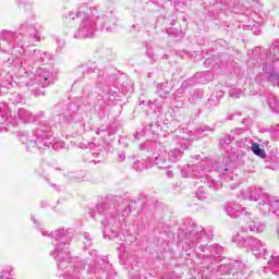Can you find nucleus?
<instances>
[{"label": "nucleus", "mask_w": 279, "mask_h": 279, "mask_svg": "<svg viewBox=\"0 0 279 279\" xmlns=\"http://www.w3.org/2000/svg\"><path fill=\"white\" fill-rule=\"evenodd\" d=\"M270 259L267 262V266L262 269L263 274H274L279 276V256L269 255Z\"/></svg>", "instance_id": "16"}, {"label": "nucleus", "mask_w": 279, "mask_h": 279, "mask_svg": "<svg viewBox=\"0 0 279 279\" xmlns=\"http://www.w3.org/2000/svg\"><path fill=\"white\" fill-rule=\"evenodd\" d=\"M130 279H143L141 277V267L138 265H135L132 267V269L129 272Z\"/></svg>", "instance_id": "35"}, {"label": "nucleus", "mask_w": 279, "mask_h": 279, "mask_svg": "<svg viewBox=\"0 0 279 279\" xmlns=\"http://www.w3.org/2000/svg\"><path fill=\"white\" fill-rule=\"evenodd\" d=\"M147 128H148V130H151V124H149L148 126L145 128V132H147Z\"/></svg>", "instance_id": "56"}, {"label": "nucleus", "mask_w": 279, "mask_h": 279, "mask_svg": "<svg viewBox=\"0 0 279 279\" xmlns=\"http://www.w3.org/2000/svg\"><path fill=\"white\" fill-rule=\"evenodd\" d=\"M228 162H230V159L225 158L222 162L217 161L214 167L216 171L227 180V182H232V180H234V173L229 171Z\"/></svg>", "instance_id": "14"}, {"label": "nucleus", "mask_w": 279, "mask_h": 279, "mask_svg": "<svg viewBox=\"0 0 279 279\" xmlns=\"http://www.w3.org/2000/svg\"><path fill=\"white\" fill-rule=\"evenodd\" d=\"M168 154V159L170 162H178L180 158H182V151L178 148H174L173 150H170Z\"/></svg>", "instance_id": "29"}, {"label": "nucleus", "mask_w": 279, "mask_h": 279, "mask_svg": "<svg viewBox=\"0 0 279 279\" xmlns=\"http://www.w3.org/2000/svg\"><path fill=\"white\" fill-rule=\"evenodd\" d=\"M92 14H85L82 17L80 27L74 34V38H93L98 29L101 17L97 15V9L90 7Z\"/></svg>", "instance_id": "6"}, {"label": "nucleus", "mask_w": 279, "mask_h": 279, "mask_svg": "<svg viewBox=\"0 0 279 279\" xmlns=\"http://www.w3.org/2000/svg\"><path fill=\"white\" fill-rule=\"evenodd\" d=\"M146 56L150 58L151 62H158V60L160 59V57L156 54V52L153 49H148L146 51Z\"/></svg>", "instance_id": "39"}, {"label": "nucleus", "mask_w": 279, "mask_h": 279, "mask_svg": "<svg viewBox=\"0 0 279 279\" xmlns=\"http://www.w3.org/2000/svg\"><path fill=\"white\" fill-rule=\"evenodd\" d=\"M171 93V87L169 83H159L157 84V95L161 97V99H167V95Z\"/></svg>", "instance_id": "24"}, {"label": "nucleus", "mask_w": 279, "mask_h": 279, "mask_svg": "<svg viewBox=\"0 0 279 279\" xmlns=\"http://www.w3.org/2000/svg\"><path fill=\"white\" fill-rule=\"evenodd\" d=\"M133 169L135 171H144V169H147V167L145 166V161H143V160H135L133 162Z\"/></svg>", "instance_id": "36"}, {"label": "nucleus", "mask_w": 279, "mask_h": 279, "mask_svg": "<svg viewBox=\"0 0 279 279\" xmlns=\"http://www.w3.org/2000/svg\"><path fill=\"white\" fill-rule=\"evenodd\" d=\"M239 199H251V202H258V197L254 195V190L252 187L241 190L238 193Z\"/></svg>", "instance_id": "22"}, {"label": "nucleus", "mask_w": 279, "mask_h": 279, "mask_svg": "<svg viewBox=\"0 0 279 279\" xmlns=\"http://www.w3.org/2000/svg\"><path fill=\"white\" fill-rule=\"evenodd\" d=\"M112 95H113V97H114V95H117V92H113Z\"/></svg>", "instance_id": "63"}, {"label": "nucleus", "mask_w": 279, "mask_h": 279, "mask_svg": "<svg viewBox=\"0 0 279 279\" xmlns=\"http://www.w3.org/2000/svg\"><path fill=\"white\" fill-rule=\"evenodd\" d=\"M49 84H51V72L39 68L36 71L34 81L28 84V88L35 97H45V88Z\"/></svg>", "instance_id": "7"}, {"label": "nucleus", "mask_w": 279, "mask_h": 279, "mask_svg": "<svg viewBox=\"0 0 279 279\" xmlns=\"http://www.w3.org/2000/svg\"><path fill=\"white\" fill-rule=\"evenodd\" d=\"M253 191V195H255V197L257 198V202H262L263 199H265V197H267V194L263 193V190L260 189H252Z\"/></svg>", "instance_id": "37"}, {"label": "nucleus", "mask_w": 279, "mask_h": 279, "mask_svg": "<svg viewBox=\"0 0 279 279\" xmlns=\"http://www.w3.org/2000/svg\"><path fill=\"white\" fill-rule=\"evenodd\" d=\"M244 217H246L247 228L251 232H265V222L254 218L252 213L245 211Z\"/></svg>", "instance_id": "12"}, {"label": "nucleus", "mask_w": 279, "mask_h": 279, "mask_svg": "<svg viewBox=\"0 0 279 279\" xmlns=\"http://www.w3.org/2000/svg\"><path fill=\"white\" fill-rule=\"evenodd\" d=\"M53 131L49 124H39L33 130L32 136L23 135L21 142L26 145V149H49L53 145Z\"/></svg>", "instance_id": "4"}, {"label": "nucleus", "mask_w": 279, "mask_h": 279, "mask_svg": "<svg viewBox=\"0 0 279 279\" xmlns=\"http://www.w3.org/2000/svg\"><path fill=\"white\" fill-rule=\"evenodd\" d=\"M100 20H98L100 25V29H105L106 32H114V28L117 27V23H119V19L114 16L112 13H108L107 15L99 16Z\"/></svg>", "instance_id": "13"}, {"label": "nucleus", "mask_w": 279, "mask_h": 279, "mask_svg": "<svg viewBox=\"0 0 279 279\" xmlns=\"http://www.w3.org/2000/svg\"><path fill=\"white\" fill-rule=\"evenodd\" d=\"M194 81H195V78H190V80H189V82H194Z\"/></svg>", "instance_id": "59"}, {"label": "nucleus", "mask_w": 279, "mask_h": 279, "mask_svg": "<svg viewBox=\"0 0 279 279\" xmlns=\"http://www.w3.org/2000/svg\"><path fill=\"white\" fill-rule=\"evenodd\" d=\"M22 29H27V34L26 36H24L23 34H16L14 32H10V31H2L0 33V38H2V40H15V43H21V47H23V45H34V43H40V31L36 29L33 25L27 26V24H22L21 25Z\"/></svg>", "instance_id": "5"}, {"label": "nucleus", "mask_w": 279, "mask_h": 279, "mask_svg": "<svg viewBox=\"0 0 279 279\" xmlns=\"http://www.w3.org/2000/svg\"><path fill=\"white\" fill-rule=\"evenodd\" d=\"M267 104H268L271 112L279 113V101H278V98L274 94H270L268 96Z\"/></svg>", "instance_id": "25"}, {"label": "nucleus", "mask_w": 279, "mask_h": 279, "mask_svg": "<svg viewBox=\"0 0 279 279\" xmlns=\"http://www.w3.org/2000/svg\"><path fill=\"white\" fill-rule=\"evenodd\" d=\"M57 43H58V45H59V47H64V39H57Z\"/></svg>", "instance_id": "52"}, {"label": "nucleus", "mask_w": 279, "mask_h": 279, "mask_svg": "<svg viewBox=\"0 0 279 279\" xmlns=\"http://www.w3.org/2000/svg\"><path fill=\"white\" fill-rule=\"evenodd\" d=\"M214 95H217L218 96V101L219 99H221L223 97V92H217V94H214Z\"/></svg>", "instance_id": "53"}, {"label": "nucleus", "mask_w": 279, "mask_h": 279, "mask_svg": "<svg viewBox=\"0 0 279 279\" xmlns=\"http://www.w3.org/2000/svg\"><path fill=\"white\" fill-rule=\"evenodd\" d=\"M17 117L22 123H35L36 119L34 118V114L31 113L29 110L25 108H20L17 110Z\"/></svg>", "instance_id": "20"}, {"label": "nucleus", "mask_w": 279, "mask_h": 279, "mask_svg": "<svg viewBox=\"0 0 279 279\" xmlns=\"http://www.w3.org/2000/svg\"><path fill=\"white\" fill-rule=\"evenodd\" d=\"M155 165H157L159 169H169V167H171L169 154L167 151H161L160 155L155 157Z\"/></svg>", "instance_id": "18"}, {"label": "nucleus", "mask_w": 279, "mask_h": 279, "mask_svg": "<svg viewBox=\"0 0 279 279\" xmlns=\"http://www.w3.org/2000/svg\"><path fill=\"white\" fill-rule=\"evenodd\" d=\"M196 197L197 199H201V202H204V199H206L207 195L204 187H198V190L196 191Z\"/></svg>", "instance_id": "40"}, {"label": "nucleus", "mask_w": 279, "mask_h": 279, "mask_svg": "<svg viewBox=\"0 0 279 279\" xmlns=\"http://www.w3.org/2000/svg\"><path fill=\"white\" fill-rule=\"evenodd\" d=\"M229 96L232 97V99H239V97H241V89H239V88L230 89Z\"/></svg>", "instance_id": "41"}, {"label": "nucleus", "mask_w": 279, "mask_h": 279, "mask_svg": "<svg viewBox=\"0 0 279 279\" xmlns=\"http://www.w3.org/2000/svg\"><path fill=\"white\" fill-rule=\"evenodd\" d=\"M90 8L86 3L78 4L77 10H72L63 13L65 21H75V19H84L85 14H92Z\"/></svg>", "instance_id": "11"}, {"label": "nucleus", "mask_w": 279, "mask_h": 279, "mask_svg": "<svg viewBox=\"0 0 279 279\" xmlns=\"http://www.w3.org/2000/svg\"><path fill=\"white\" fill-rule=\"evenodd\" d=\"M236 186H239V184H231V185H230V190H231V191H234V189H236Z\"/></svg>", "instance_id": "55"}, {"label": "nucleus", "mask_w": 279, "mask_h": 279, "mask_svg": "<svg viewBox=\"0 0 279 279\" xmlns=\"http://www.w3.org/2000/svg\"><path fill=\"white\" fill-rule=\"evenodd\" d=\"M32 220L34 221V223H36V220L34 219V217H32Z\"/></svg>", "instance_id": "62"}, {"label": "nucleus", "mask_w": 279, "mask_h": 279, "mask_svg": "<svg viewBox=\"0 0 279 279\" xmlns=\"http://www.w3.org/2000/svg\"><path fill=\"white\" fill-rule=\"evenodd\" d=\"M116 133L114 129L101 125L100 128L96 129V134L98 136H101L102 138H106V136H112Z\"/></svg>", "instance_id": "26"}, {"label": "nucleus", "mask_w": 279, "mask_h": 279, "mask_svg": "<svg viewBox=\"0 0 279 279\" xmlns=\"http://www.w3.org/2000/svg\"><path fill=\"white\" fill-rule=\"evenodd\" d=\"M9 101L11 104H23V95L19 93H11L9 94Z\"/></svg>", "instance_id": "34"}, {"label": "nucleus", "mask_w": 279, "mask_h": 279, "mask_svg": "<svg viewBox=\"0 0 279 279\" xmlns=\"http://www.w3.org/2000/svg\"><path fill=\"white\" fill-rule=\"evenodd\" d=\"M229 133L231 134V136H233L234 143H236L242 136L245 135V129L235 128V129L230 130Z\"/></svg>", "instance_id": "30"}, {"label": "nucleus", "mask_w": 279, "mask_h": 279, "mask_svg": "<svg viewBox=\"0 0 279 279\" xmlns=\"http://www.w3.org/2000/svg\"><path fill=\"white\" fill-rule=\"evenodd\" d=\"M203 5L205 8H213L208 11V16H217L219 12L234 8V3L231 0H203Z\"/></svg>", "instance_id": "9"}, {"label": "nucleus", "mask_w": 279, "mask_h": 279, "mask_svg": "<svg viewBox=\"0 0 279 279\" xmlns=\"http://www.w3.org/2000/svg\"><path fill=\"white\" fill-rule=\"evenodd\" d=\"M117 196L107 198L105 203H99L96 207L97 214L104 216L101 221L105 228L102 231L104 236H110V232L111 234H117V230L121 227V221H125V214L119 216L117 205L112 203L117 202Z\"/></svg>", "instance_id": "3"}, {"label": "nucleus", "mask_w": 279, "mask_h": 279, "mask_svg": "<svg viewBox=\"0 0 279 279\" xmlns=\"http://www.w3.org/2000/svg\"><path fill=\"white\" fill-rule=\"evenodd\" d=\"M210 62V59H207L206 61H205V64H208Z\"/></svg>", "instance_id": "57"}, {"label": "nucleus", "mask_w": 279, "mask_h": 279, "mask_svg": "<svg viewBox=\"0 0 279 279\" xmlns=\"http://www.w3.org/2000/svg\"><path fill=\"white\" fill-rule=\"evenodd\" d=\"M234 141V136L231 133L225 134L219 140L220 147H226V145H230Z\"/></svg>", "instance_id": "32"}, {"label": "nucleus", "mask_w": 279, "mask_h": 279, "mask_svg": "<svg viewBox=\"0 0 279 279\" xmlns=\"http://www.w3.org/2000/svg\"><path fill=\"white\" fill-rule=\"evenodd\" d=\"M198 131H201V132H206V129H202V128H201Z\"/></svg>", "instance_id": "58"}, {"label": "nucleus", "mask_w": 279, "mask_h": 279, "mask_svg": "<svg viewBox=\"0 0 279 279\" xmlns=\"http://www.w3.org/2000/svg\"><path fill=\"white\" fill-rule=\"evenodd\" d=\"M84 239L86 240V242H84V246L85 247H90V244H92L90 236L88 234H85Z\"/></svg>", "instance_id": "45"}, {"label": "nucleus", "mask_w": 279, "mask_h": 279, "mask_svg": "<svg viewBox=\"0 0 279 279\" xmlns=\"http://www.w3.org/2000/svg\"><path fill=\"white\" fill-rule=\"evenodd\" d=\"M270 204H274L272 213L277 217H279V199L275 196V198H270Z\"/></svg>", "instance_id": "38"}, {"label": "nucleus", "mask_w": 279, "mask_h": 279, "mask_svg": "<svg viewBox=\"0 0 279 279\" xmlns=\"http://www.w3.org/2000/svg\"><path fill=\"white\" fill-rule=\"evenodd\" d=\"M97 71L95 68H88L84 73H87V75H90V73H95Z\"/></svg>", "instance_id": "50"}, {"label": "nucleus", "mask_w": 279, "mask_h": 279, "mask_svg": "<svg viewBox=\"0 0 279 279\" xmlns=\"http://www.w3.org/2000/svg\"><path fill=\"white\" fill-rule=\"evenodd\" d=\"M235 145L238 147H243L245 149V148L250 147V145H252V140L250 137L245 136V135H242L240 137V140H238L235 142Z\"/></svg>", "instance_id": "31"}, {"label": "nucleus", "mask_w": 279, "mask_h": 279, "mask_svg": "<svg viewBox=\"0 0 279 279\" xmlns=\"http://www.w3.org/2000/svg\"><path fill=\"white\" fill-rule=\"evenodd\" d=\"M253 240H254V236L243 238L239 233H236L232 238L233 243H236L238 247H250L252 245Z\"/></svg>", "instance_id": "21"}, {"label": "nucleus", "mask_w": 279, "mask_h": 279, "mask_svg": "<svg viewBox=\"0 0 279 279\" xmlns=\"http://www.w3.org/2000/svg\"><path fill=\"white\" fill-rule=\"evenodd\" d=\"M33 62H49L51 60V54L47 51L35 49L32 54Z\"/></svg>", "instance_id": "19"}, {"label": "nucleus", "mask_w": 279, "mask_h": 279, "mask_svg": "<svg viewBox=\"0 0 279 279\" xmlns=\"http://www.w3.org/2000/svg\"><path fill=\"white\" fill-rule=\"evenodd\" d=\"M219 96L211 94V96L209 97V99L206 102V108H217V106H219Z\"/></svg>", "instance_id": "33"}, {"label": "nucleus", "mask_w": 279, "mask_h": 279, "mask_svg": "<svg viewBox=\"0 0 279 279\" xmlns=\"http://www.w3.org/2000/svg\"><path fill=\"white\" fill-rule=\"evenodd\" d=\"M219 271H225L226 274H234V270H232V266L230 265H220Z\"/></svg>", "instance_id": "42"}, {"label": "nucleus", "mask_w": 279, "mask_h": 279, "mask_svg": "<svg viewBox=\"0 0 279 279\" xmlns=\"http://www.w3.org/2000/svg\"><path fill=\"white\" fill-rule=\"evenodd\" d=\"M35 121H38V119H43L45 117V112L44 111H39L37 112L35 116H33Z\"/></svg>", "instance_id": "47"}, {"label": "nucleus", "mask_w": 279, "mask_h": 279, "mask_svg": "<svg viewBox=\"0 0 279 279\" xmlns=\"http://www.w3.org/2000/svg\"><path fill=\"white\" fill-rule=\"evenodd\" d=\"M250 247L252 248V253L257 258L267 259V256H269V252H267V248H265V245H263V242L256 238H253Z\"/></svg>", "instance_id": "15"}, {"label": "nucleus", "mask_w": 279, "mask_h": 279, "mask_svg": "<svg viewBox=\"0 0 279 279\" xmlns=\"http://www.w3.org/2000/svg\"><path fill=\"white\" fill-rule=\"evenodd\" d=\"M19 121L8 112V104L2 102L0 106V132H10L11 128H16Z\"/></svg>", "instance_id": "8"}, {"label": "nucleus", "mask_w": 279, "mask_h": 279, "mask_svg": "<svg viewBox=\"0 0 279 279\" xmlns=\"http://www.w3.org/2000/svg\"><path fill=\"white\" fill-rule=\"evenodd\" d=\"M225 211L231 219H239V217H245L247 209L239 203L229 202L225 205Z\"/></svg>", "instance_id": "10"}, {"label": "nucleus", "mask_w": 279, "mask_h": 279, "mask_svg": "<svg viewBox=\"0 0 279 279\" xmlns=\"http://www.w3.org/2000/svg\"><path fill=\"white\" fill-rule=\"evenodd\" d=\"M60 117L65 119L66 123H72L73 121V113L70 112L62 113Z\"/></svg>", "instance_id": "43"}, {"label": "nucleus", "mask_w": 279, "mask_h": 279, "mask_svg": "<svg viewBox=\"0 0 279 279\" xmlns=\"http://www.w3.org/2000/svg\"><path fill=\"white\" fill-rule=\"evenodd\" d=\"M105 83H106V77L104 76V74H98L97 84H105Z\"/></svg>", "instance_id": "46"}, {"label": "nucleus", "mask_w": 279, "mask_h": 279, "mask_svg": "<svg viewBox=\"0 0 279 279\" xmlns=\"http://www.w3.org/2000/svg\"><path fill=\"white\" fill-rule=\"evenodd\" d=\"M119 160H120V162H123V160H125V153L119 154Z\"/></svg>", "instance_id": "51"}, {"label": "nucleus", "mask_w": 279, "mask_h": 279, "mask_svg": "<svg viewBox=\"0 0 279 279\" xmlns=\"http://www.w3.org/2000/svg\"><path fill=\"white\" fill-rule=\"evenodd\" d=\"M167 177L168 178H173V171H171V170L167 171Z\"/></svg>", "instance_id": "54"}, {"label": "nucleus", "mask_w": 279, "mask_h": 279, "mask_svg": "<svg viewBox=\"0 0 279 279\" xmlns=\"http://www.w3.org/2000/svg\"><path fill=\"white\" fill-rule=\"evenodd\" d=\"M50 236L53 239L52 243L54 245V250L50 253V256L57 259L58 269L64 271L71 263L69 246L71 245L73 233L69 232V230L59 229L50 233Z\"/></svg>", "instance_id": "2"}, {"label": "nucleus", "mask_w": 279, "mask_h": 279, "mask_svg": "<svg viewBox=\"0 0 279 279\" xmlns=\"http://www.w3.org/2000/svg\"><path fill=\"white\" fill-rule=\"evenodd\" d=\"M251 149L255 156H258V158H267V153L265 149L260 148L258 143H252Z\"/></svg>", "instance_id": "28"}, {"label": "nucleus", "mask_w": 279, "mask_h": 279, "mask_svg": "<svg viewBox=\"0 0 279 279\" xmlns=\"http://www.w3.org/2000/svg\"><path fill=\"white\" fill-rule=\"evenodd\" d=\"M136 28V25H132V29Z\"/></svg>", "instance_id": "61"}, {"label": "nucleus", "mask_w": 279, "mask_h": 279, "mask_svg": "<svg viewBox=\"0 0 279 279\" xmlns=\"http://www.w3.org/2000/svg\"><path fill=\"white\" fill-rule=\"evenodd\" d=\"M93 143L90 142V143H84V142H82V143H78V147H80V149H93Z\"/></svg>", "instance_id": "44"}, {"label": "nucleus", "mask_w": 279, "mask_h": 279, "mask_svg": "<svg viewBox=\"0 0 279 279\" xmlns=\"http://www.w3.org/2000/svg\"><path fill=\"white\" fill-rule=\"evenodd\" d=\"M21 3H22L23 5H25V3H27V2H25V1H22Z\"/></svg>", "instance_id": "60"}, {"label": "nucleus", "mask_w": 279, "mask_h": 279, "mask_svg": "<svg viewBox=\"0 0 279 279\" xmlns=\"http://www.w3.org/2000/svg\"><path fill=\"white\" fill-rule=\"evenodd\" d=\"M141 136H145V131L142 132H136V134L134 135V138H136V141H141Z\"/></svg>", "instance_id": "48"}, {"label": "nucleus", "mask_w": 279, "mask_h": 279, "mask_svg": "<svg viewBox=\"0 0 279 279\" xmlns=\"http://www.w3.org/2000/svg\"><path fill=\"white\" fill-rule=\"evenodd\" d=\"M271 198H275V196L266 195L259 203V210L263 215H269L271 211L274 213L275 203H271Z\"/></svg>", "instance_id": "17"}, {"label": "nucleus", "mask_w": 279, "mask_h": 279, "mask_svg": "<svg viewBox=\"0 0 279 279\" xmlns=\"http://www.w3.org/2000/svg\"><path fill=\"white\" fill-rule=\"evenodd\" d=\"M178 2L180 3V0H178Z\"/></svg>", "instance_id": "64"}, {"label": "nucleus", "mask_w": 279, "mask_h": 279, "mask_svg": "<svg viewBox=\"0 0 279 279\" xmlns=\"http://www.w3.org/2000/svg\"><path fill=\"white\" fill-rule=\"evenodd\" d=\"M184 234L185 245H189L190 248L194 247L196 252L197 250L203 252V254H198V257L203 258L201 262L203 271H213L215 269L213 265H215L216 260H219V256H221L223 253V247H221L219 244H214L210 246L199 244L202 241H208V239L213 236V231H206L204 227L192 223V226L185 229Z\"/></svg>", "instance_id": "1"}, {"label": "nucleus", "mask_w": 279, "mask_h": 279, "mask_svg": "<svg viewBox=\"0 0 279 279\" xmlns=\"http://www.w3.org/2000/svg\"><path fill=\"white\" fill-rule=\"evenodd\" d=\"M202 180L204 181V184H206L209 189H213L214 191H219V189H221V186H223V184L221 183V181H217L215 180L213 177H201Z\"/></svg>", "instance_id": "23"}, {"label": "nucleus", "mask_w": 279, "mask_h": 279, "mask_svg": "<svg viewBox=\"0 0 279 279\" xmlns=\"http://www.w3.org/2000/svg\"><path fill=\"white\" fill-rule=\"evenodd\" d=\"M274 136L276 137V138H279V124L275 128V130H274Z\"/></svg>", "instance_id": "49"}, {"label": "nucleus", "mask_w": 279, "mask_h": 279, "mask_svg": "<svg viewBox=\"0 0 279 279\" xmlns=\"http://www.w3.org/2000/svg\"><path fill=\"white\" fill-rule=\"evenodd\" d=\"M63 279H80V271H76L73 269V267H70L68 270L63 271V274H59V278Z\"/></svg>", "instance_id": "27"}]
</instances>
